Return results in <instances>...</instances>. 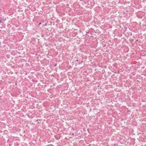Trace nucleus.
<instances>
[{
    "instance_id": "nucleus-1",
    "label": "nucleus",
    "mask_w": 146,
    "mask_h": 146,
    "mask_svg": "<svg viewBox=\"0 0 146 146\" xmlns=\"http://www.w3.org/2000/svg\"><path fill=\"white\" fill-rule=\"evenodd\" d=\"M2 21L1 19H0V23L2 22Z\"/></svg>"
},
{
    "instance_id": "nucleus-2",
    "label": "nucleus",
    "mask_w": 146,
    "mask_h": 146,
    "mask_svg": "<svg viewBox=\"0 0 146 146\" xmlns=\"http://www.w3.org/2000/svg\"><path fill=\"white\" fill-rule=\"evenodd\" d=\"M41 24V22H40L39 23V25H40Z\"/></svg>"
},
{
    "instance_id": "nucleus-3",
    "label": "nucleus",
    "mask_w": 146,
    "mask_h": 146,
    "mask_svg": "<svg viewBox=\"0 0 146 146\" xmlns=\"http://www.w3.org/2000/svg\"><path fill=\"white\" fill-rule=\"evenodd\" d=\"M23 1V0H22Z\"/></svg>"
}]
</instances>
